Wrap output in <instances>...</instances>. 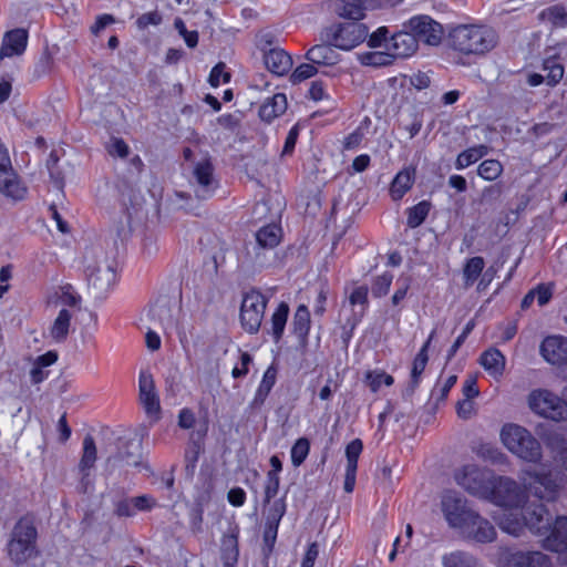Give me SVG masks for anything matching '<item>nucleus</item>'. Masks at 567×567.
Returning <instances> with one entry per match:
<instances>
[{"mask_svg": "<svg viewBox=\"0 0 567 567\" xmlns=\"http://www.w3.org/2000/svg\"><path fill=\"white\" fill-rule=\"evenodd\" d=\"M528 406L536 414L553 421L567 420V402L546 389L533 390L528 394Z\"/></svg>", "mask_w": 567, "mask_h": 567, "instance_id": "6e6552de", "label": "nucleus"}, {"mask_svg": "<svg viewBox=\"0 0 567 567\" xmlns=\"http://www.w3.org/2000/svg\"><path fill=\"white\" fill-rule=\"evenodd\" d=\"M308 61L318 65H334L339 62V54L334 51V45L328 42L311 47L305 56Z\"/></svg>", "mask_w": 567, "mask_h": 567, "instance_id": "bb28decb", "label": "nucleus"}, {"mask_svg": "<svg viewBox=\"0 0 567 567\" xmlns=\"http://www.w3.org/2000/svg\"><path fill=\"white\" fill-rule=\"evenodd\" d=\"M474 326H475V323H474L473 320H471V321H468L466 323V326L464 327L462 333L456 338V340L454 341V343L450 348V350L447 352V361L451 360L456 354V352L460 349V347L464 343V341L467 338V336L474 329Z\"/></svg>", "mask_w": 567, "mask_h": 567, "instance_id": "680f3d73", "label": "nucleus"}, {"mask_svg": "<svg viewBox=\"0 0 567 567\" xmlns=\"http://www.w3.org/2000/svg\"><path fill=\"white\" fill-rule=\"evenodd\" d=\"M97 451L95 441L92 435L87 434L83 440V454L79 464L80 470L84 473L94 466Z\"/></svg>", "mask_w": 567, "mask_h": 567, "instance_id": "c03bdc74", "label": "nucleus"}, {"mask_svg": "<svg viewBox=\"0 0 567 567\" xmlns=\"http://www.w3.org/2000/svg\"><path fill=\"white\" fill-rule=\"evenodd\" d=\"M25 360L31 364L29 372L31 383L39 384L48 378L49 371L45 369L56 362L58 354L54 351H48L35 359L27 357Z\"/></svg>", "mask_w": 567, "mask_h": 567, "instance_id": "a878e982", "label": "nucleus"}, {"mask_svg": "<svg viewBox=\"0 0 567 567\" xmlns=\"http://www.w3.org/2000/svg\"><path fill=\"white\" fill-rule=\"evenodd\" d=\"M431 203L429 200H422L413 207L406 210V225L410 228L419 227L427 217L431 210Z\"/></svg>", "mask_w": 567, "mask_h": 567, "instance_id": "37998d69", "label": "nucleus"}, {"mask_svg": "<svg viewBox=\"0 0 567 567\" xmlns=\"http://www.w3.org/2000/svg\"><path fill=\"white\" fill-rule=\"evenodd\" d=\"M542 502L543 501L529 502L526 499L522 505L526 528L538 536H543L549 532L553 518L551 514Z\"/></svg>", "mask_w": 567, "mask_h": 567, "instance_id": "2eb2a0df", "label": "nucleus"}, {"mask_svg": "<svg viewBox=\"0 0 567 567\" xmlns=\"http://www.w3.org/2000/svg\"><path fill=\"white\" fill-rule=\"evenodd\" d=\"M544 536L543 547L545 549L561 553L567 549V516H557L551 519L550 528Z\"/></svg>", "mask_w": 567, "mask_h": 567, "instance_id": "aec40b11", "label": "nucleus"}, {"mask_svg": "<svg viewBox=\"0 0 567 567\" xmlns=\"http://www.w3.org/2000/svg\"><path fill=\"white\" fill-rule=\"evenodd\" d=\"M310 450L308 439L300 437L296 441L291 449V462L293 466H300L307 458Z\"/></svg>", "mask_w": 567, "mask_h": 567, "instance_id": "3c124183", "label": "nucleus"}, {"mask_svg": "<svg viewBox=\"0 0 567 567\" xmlns=\"http://www.w3.org/2000/svg\"><path fill=\"white\" fill-rule=\"evenodd\" d=\"M162 22V16L158 11H151L142 14L136 20V25L138 29L144 30L150 25H158Z\"/></svg>", "mask_w": 567, "mask_h": 567, "instance_id": "e2e57ef3", "label": "nucleus"}, {"mask_svg": "<svg viewBox=\"0 0 567 567\" xmlns=\"http://www.w3.org/2000/svg\"><path fill=\"white\" fill-rule=\"evenodd\" d=\"M238 534L239 529L237 526L230 529L228 534H225L221 538V560L225 567H234L238 561L239 548H238Z\"/></svg>", "mask_w": 567, "mask_h": 567, "instance_id": "cd10ccee", "label": "nucleus"}, {"mask_svg": "<svg viewBox=\"0 0 567 567\" xmlns=\"http://www.w3.org/2000/svg\"><path fill=\"white\" fill-rule=\"evenodd\" d=\"M279 476L267 475L265 485V505L269 504L270 501L277 495L279 489Z\"/></svg>", "mask_w": 567, "mask_h": 567, "instance_id": "338daca9", "label": "nucleus"}, {"mask_svg": "<svg viewBox=\"0 0 567 567\" xmlns=\"http://www.w3.org/2000/svg\"><path fill=\"white\" fill-rule=\"evenodd\" d=\"M388 34H389V30L386 27H380L377 29V31H374L373 33H371L370 35L368 34V45L370 48H380L382 47L386 41H388Z\"/></svg>", "mask_w": 567, "mask_h": 567, "instance_id": "69168bd1", "label": "nucleus"}, {"mask_svg": "<svg viewBox=\"0 0 567 567\" xmlns=\"http://www.w3.org/2000/svg\"><path fill=\"white\" fill-rule=\"evenodd\" d=\"M0 194L12 202L23 200L28 188L12 168L7 148L0 142Z\"/></svg>", "mask_w": 567, "mask_h": 567, "instance_id": "9d476101", "label": "nucleus"}, {"mask_svg": "<svg viewBox=\"0 0 567 567\" xmlns=\"http://www.w3.org/2000/svg\"><path fill=\"white\" fill-rule=\"evenodd\" d=\"M546 445L554 454L555 460L567 471V434L565 432L548 433Z\"/></svg>", "mask_w": 567, "mask_h": 567, "instance_id": "c756f323", "label": "nucleus"}, {"mask_svg": "<svg viewBox=\"0 0 567 567\" xmlns=\"http://www.w3.org/2000/svg\"><path fill=\"white\" fill-rule=\"evenodd\" d=\"M434 334H435V330H433L431 332L427 340L425 341V343L420 349L419 353L416 354V357L413 360L412 370H411V383H410V386L406 389V392H409L410 394H412L414 392V390L416 389V386L419 385L420 377L423 373V371L427 364V361H429L427 351H429L430 344L434 338Z\"/></svg>", "mask_w": 567, "mask_h": 567, "instance_id": "c85d7f7f", "label": "nucleus"}, {"mask_svg": "<svg viewBox=\"0 0 567 567\" xmlns=\"http://www.w3.org/2000/svg\"><path fill=\"white\" fill-rule=\"evenodd\" d=\"M485 266L483 257L470 258L463 268L464 286L471 287L480 277Z\"/></svg>", "mask_w": 567, "mask_h": 567, "instance_id": "a18cd8bd", "label": "nucleus"}, {"mask_svg": "<svg viewBox=\"0 0 567 567\" xmlns=\"http://www.w3.org/2000/svg\"><path fill=\"white\" fill-rule=\"evenodd\" d=\"M441 507L450 527L460 530L475 512L467 505V501L462 495L453 491L443 494Z\"/></svg>", "mask_w": 567, "mask_h": 567, "instance_id": "ddd939ff", "label": "nucleus"}, {"mask_svg": "<svg viewBox=\"0 0 567 567\" xmlns=\"http://www.w3.org/2000/svg\"><path fill=\"white\" fill-rule=\"evenodd\" d=\"M85 274L87 285L93 293L103 297L115 281L113 261L102 250L92 251V256L85 257Z\"/></svg>", "mask_w": 567, "mask_h": 567, "instance_id": "39448f33", "label": "nucleus"}, {"mask_svg": "<svg viewBox=\"0 0 567 567\" xmlns=\"http://www.w3.org/2000/svg\"><path fill=\"white\" fill-rule=\"evenodd\" d=\"M141 463V444L135 441H126L113 456L106 461V465L114 470L120 465L137 466Z\"/></svg>", "mask_w": 567, "mask_h": 567, "instance_id": "4be33fe9", "label": "nucleus"}, {"mask_svg": "<svg viewBox=\"0 0 567 567\" xmlns=\"http://www.w3.org/2000/svg\"><path fill=\"white\" fill-rule=\"evenodd\" d=\"M138 396L146 414L158 419L161 412L159 398L155 391L153 375L148 371H141L140 373Z\"/></svg>", "mask_w": 567, "mask_h": 567, "instance_id": "f3484780", "label": "nucleus"}, {"mask_svg": "<svg viewBox=\"0 0 567 567\" xmlns=\"http://www.w3.org/2000/svg\"><path fill=\"white\" fill-rule=\"evenodd\" d=\"M403 28L415 34L417 43L422 41L427 45H439L444 33L442 24L425 14L412 17Z\"/></svg>", "mask_w": 567, "mask_h": 567, "instance_id": "4468645a", "label": "nucleus"}, {"mask_svg": "<svg viewBox=\"0 0 567 567\" xmlns=\"http://www.w3.org/2000/svg\"><path fill=\"white\" fill-rule=\"evenodd\" d=\"M454 50L464 54H484L494 49L498 42L496 31L486 25L463 24L450 34Z\"/></svg>", "mask_w": 567, "mask_h": 567, "instance_id": "f03ea898", "label": "nucleus"}, {"mask_svg": "<svg viewBox=\"0 0 567 567\" xmlns=\"http://www.w3.org/2000/svg\"><path fill=\"white\" fill-rule=\"evenodd\" d=\"M278 527L266 526L264 530V551L265 556L268 557L275 547L277 539Z\"/></svg>", "mask_w": 567, "mask_h": 567, "instance_id": "0e129e2a", "label": "nucleus"}, {"mask_svg": "<svg viewBox=\"0 0 567 567\" xmlns=\"http://www.w3.org/2000/svg\"><path fill=\"white\" fill-rule=\"evenodd\" d=\"M443 567H476V559L473 555L455 550L442 556Z\"/></svg>", "mask_w": 567, "mask_h": 567, "instance_id": "79ce46f5", "label": "nucleus"}, {"mask_svg": "<svg viewBox=\"0 0 567 567\" xmlns=\"http://www.w3.org/2000/svg\"><path fill=\"white\" fill-rule=\"evenodd\" d=\"M498 567H551V559L539 550H513L501 548L497 553Z\"/></svg>", "mask_w": 567, "mask_h": 567, "instance_id": "f8f14e48", "label": "nucleus"}, {"mask_svg": "<svg viewBox=\"0 0 567 567\" xmlns=\"http://www.w3.org/2000/svg\"><path fill=\"white\" fill-rule=\"evenodd\" d=\"M365 382L372 392H377L381 384H385L388 386L392 385L393 378L383 371H369L365 374Z\"/></svg>", "mask_w": 567, "mask_h": 567, "instance_id": "603ef678", "label": "nucleus"}, {"mask_svg": "<svg viewBox=\"0 0 567 567\" xmlns=\"http://www.w3.org/2000/svg\"><path fill=\"white\" fill-rule=\"evenodd\" d=\"M362 442L360 439H354L346 447L347 467L357 468L358 458L362 452Z\"/></svg>", "mask_w": 567, "mask_h": 567, "instance_id": "4d7b16f0", "label": "nucleus"}, {"mask_svg": "<svg viewBox=\"0 0 567 567\" xmlns=\"http://www.w3.org/2000/svg\"><path fill=\"white\" fill-rule=\"evenodd\" d=\"M287 109V99L285 94L277 93L264 102L259 109V116L266 122L281 115Z\"/></svg>", "mask_w": 567, "mask_h": 567, "instance_id": "473e14b6", "label": "nucleus"}, {"mask_svg": "<svg viewBox=\"0 0 567 567\" xmlns=\"http://www.w3.org/2000/svg\"><path fill=\"white\" fill-rule=\"evenodd\" d=\"M392 280L393 275L390 272H384L381 276H378L372 284V295L377 298L385 296L390 289Z\"/></svg>", "mask_w": 567, "mask_h": 567, "instance_id": "5fc2aeb1", "label": "nucleus"}, {"mask_svg": "<svg viewBox=\"0 0 567 567\" xmlns=\"http://www.w3.org/2000/svg\"><path fill=\"white\" fill-rule=\"evenodd\" d=\"M461 533L477 543H492L496 539L494 526L477 512H474L468 520L461 528Z\"/></svg>", "mask_w": 567, "mask_h": 567, "instance_id": "a211bd4d", "label": "nucleus"}, {"mask_svg": "<svg viewBox=\"0 0 567 567\" xmlns=\"http://www.w3.org/2000/svg\"><path fill=\"white\" fill-rule=\"evenodd\" d=\"M368 27L359 22H339L326 27L320 32V39L334 48L350 51L365 41Z\"/></svg>", "mask_w": 567, "mask_h": 567, "instance_id": "423d86ee", "label": "nucleus"}, {"mask_svg": "<svg viewBox=\"0 0 567 567\" xmlns=\"http://www.w3.org/2000/svg\"><path fill=\"white\" fill-rule=\"evenodd\" d=\"M281 229L276 225L261 227L255 235V239L265 249H274L280 241Z\"/></svg>", "mask_w": 567, "mask_h": 567, "instance_id": "ea45409f", "label": "nucleus"}, {"mask_svg": "<svg viewBox=\"0 0 567 567\" xmlns=\"http://www.w3.org/2000/svg\"><path fill=\"white\" fill-rule=\"evenodd\" d=\"M264 62L266 68L276 75H284L289 72L292 66L291 56L279 48H272L264 53Z\"/></svg>", "mask_w": 567, "mask_h": 567, "instance_id": "393cba45", "label": "nucleus"}, {"mask_svg": "<svg viewBox=\"0 0 567 567\" xmlns=\"http://www.w3.org/2000/svg\"><path fill=\"white\" fill-rule=\"evenodd\" d=\"M267 306L266 297L258 290L251 289L246 292L240 307V322L249 333H256L262 322Z\"/></svg>", "mask_w": 567, "mask_h": 567, "instance_id": "9b49d317", "label": "nucleus"}, {"mask_svg": "<svg viewBox=\"0 0 567 567\" xmlns=\"http://www.w3.org/2000/svg\"><path fill=\"white\" fill-rule=\"evenodd\" d=\"M264 250L266 249L256 239L247 243L245 246V260L252 265L261 262Z\"/></svg>", "mask_w": 567, "mask_h": 567, "instance_id": "13d9d810", "label": "nucleus"}, {"mask_svg": "<svg viewBox=\"0 0 567 567\" xmlns=\"http://www.w3.org/2000/svg\"><path fill=\"white\" fill-rule=\"evenodd\" d=\"M414 182V169H403L394 177L390 193L394 200L401 199L404 194L412 187Z\"/></svg>", "mask_w": 567, "mask_h": 567, "instance_id": "f704fd0d", "label": "nucleus"}, {"mask_svg": "<svg viewBox=\"0 0 567 567\" xmlns=\"http://www.w3.org/2000/svg\"><path fill=\"white\" fill-rule=\"evenodd\" d=\"M28 32L24 29H13L8 31L2 40L0 49V60L21 55L27 48Z\"/></svg>", "mask_w": 567, "mask_h": 567, "instance_id": "5701e85b", "label": "nucleus"}, {"mask_svg": "<svg viewBox=\"0 0 567 567\" xmlns=\"http://www.w3.org/2000/svg\"><path fill=\"white\" fill-rule=\"evenodd\" d=\"M497 524L499 528L515 537L524 534L526 528L523 511L520 514L513 511H506L498 517Z\"/></svg>", "mask_w": 567, "mask_h": 567, "instance_id": "7c9ffc66", "label": "nucleus"}, {"mask_svg": "<svg viewBox=\"0 0 567 567\" xmlns=\"http://www.w3.org/2000/svg\"><path fill=\"white\" fill-rule=\"evenodd\" d=\"M289 315V306L281 302L271 316V334L276 343L282 338Z\"/></svg>", "mask_w": 567, "mask_h": 567, "instance_id": "58836bf2", "label": "nucleus"}, {"mask_svg": "<svg viewBox=\"0 0 567 567\" xmlns=\"http://www.w3.org/2000/svg\"><path fill=\"white\" fill-rule=\"evenodd\" d=\"M544 360L554 365L567 363V338L561 336H549L545 338L539 347Z\"/></svg>", "mask_w": 567, "mask_h": 567, "instance_id": "6ab92c4d", "label": "nucleus"}, {"mask_svg": "<svg viewBox=\"0 0 567 567\" xmlns=\"http://www.w3.org/2000/svg\"><path fill=\"white\" fill-rule=\"evenodd\" d=\"M38 530L33 518L21 517L12 527L6 545V554L12 565H25L39 554Z\"/></svg>", "mask_w": 567, "mask_h": 567, "instance_id": "f257e3e1", "label": "nucleus"}, {"mask_svg": "<svg viewBox=\"0 0 567 567\" xmlns=\"http://www.w3.org/2000/svg\"><path fill=\"white\" fill-rule=\"evenodd\" d=\"M505 357L496 349L491 348L481 355L480 363L492 375L499 377L505 370Z\"/></svg>", "mask_w": 567, "mask_h": 567, "instance_id": "2f4dec72", "label": "nucleus"}, {"mask_svg": "<svg viewBox=\"0 0 567 567\" xmlns=\"http://www.w3.org/2000/svg\"><path fill=\"white\" fill-rule=\"evenodd\" d=\"M501 439L504 445L519 458L529 463L542 461V445L525 427L517 424H506L501 431Z\"/></svg>", "mask_w": 567, "mask_h": 567, "instance_id": "7ed1b4c3", "label": "nucleus"}, {"mask_svg": "<svg viewBox=\"0 0 567 567\" xmlns=\"http://www.w3.org/2000/svg\"><path fill=\"white\" fill-rule=\"evenodd\" d=\"M107 151L112 156L124 158L128 154V146L123 140L113 138L107 145Z\"/></svg>", "mask_w": 567, "mask_h": 567, "instance_id": "774afa93", "label": "nucleus"}, {"mask_svg": "<svg viewBox=\"0 0 567 567\" xmlns=\"http://www.w3.org/2000/svg\"><path fill=\"white\" fill-rule=\"evenodd\" d=\"M310 330V312L305 305H300L292 320V332L297 336L301 344H306Z\"/></svg>", "mask_w": 567, "mask_h": 567, "instance_id": "72a5a7b5", "label": "nucleus"}, {"mask_svg": "<svg viewBox=\"0 0 567 567\" xmlns=\"http://www.w3.org/2000/svg\"><path fill=\"white\" fill-rule=\"evenodd\" d=\"M330 9L340 18L359 21L365 16L362 0H329Z\"/></svg>", "mask_w": 567, "mask_h": 567, "instance_id": "b1692460", "label": "nucleus"}, {"mask_svg": "<svg viewBox=\"0 0 567 567\" xmlns=\"http://www.w3.org/2000/svg\"><path fill=\"white\" fill-rule=\"evenodd\" d=\"M359 60L363 65L369 66H386L394 62V56L389 52H364L359 55Z\"/></svg>", "mask_w": 567, "mask_h": 567, "instance_id": "49530a36", "label": "nucleus"}, {"mask_svg": "<svg viewBox=\"0 0 567 567\" xmlns=\"http://www.w3.org/2000/svg\"><path fill=\"white\" fill-rule=\"evenodd\" d=\"M487 499L502 507L518 508L528 499V494L522 483L511 477L499 476L494 477Z\"/></svg>", "mask_w": 567, "mask_h": 567, "instance_id": "1a4fd4ad", "label": "nucleus"}, {"mask_svg": "<svg viewBox=\"0 0 567 567\" xmlns=\"http://www.w3.org/2000/svg\"><path fill=\"white\" fill-rule=\"evenodd\" d=\"M133 506L136 512H150L156 506V499L150 495L132 497Z\"/></svg>", "mask_w": 567, "mask_h": 567, "instance_id": "052dcab7", "label": "nucleus"}, {"mask_svg": "<svg viewBox=\"0 0 567 567\" xmlns=\"http://www.w3.org/2000/svg\"><path fill=\"white\" fill-rule=\"evenodd\" d=\"M174 27L178 31L179 35L184 38L185 43L188 48H195L198 43V32L188 31L184 21L181 18L175 19Z\"/></svg>", "mask_w": 567, "mask_h": 567, "instance_id": "bf43d9fd", "label": "nucleus"}, {"mask_svg": "<svg viewBox=\"0 0 567 567\" xmlns=\"http://www.w3.org/2000/svg\"><path fill=\"white\" fill-rule=\"evenodd\" d=\"M395 58H408L413 55L417 49L419 43L415 34L409 29H403L394 33L390 39V44L386 47Z\"/></svg>", "mask_w": 567, "mask_h": 567, "instance_id": "412c9836", "label": "nucleus"}, {"mask_svg": "<svg viewBox=\"0 0 567 567\" xmlns=\"http://www.w3.org/2000/svg\"><path fill=\"white\" fill-rule=\"evenodd\" d=\"M502 172L503 165L497 159H486L477 168V174L486 181H495Z\"/></svg>", "mask_w": 567, "mask_h": 567, "instance_id": "09e8293b", "label": "nucleus"}, {"mask_svg": "<svg viewBox=\"0 0 567 567\" xmlns=\"http://www.w3.org/2000/svg\"><path fill=\"white\" fill-rule=\"evenodd\" d=\"M543 69L548 71L546 83L549 86L557 85L564 76L565 69L563 64L558 63L554 58L546 59L543 63Z\"/></svg>", "mask_w": 567, "mask_h": 567, "instance_id": "de8ad7c7", "label": "nucleus"}, {"mask_svg": "<svg viewBox=\"0 0 567 567\" xmlns=\"http://www.w3.org/2000/svg\"><path fill=\"white\" fill-rule=\"evenodd\" d=\"M519 481L527 491L528 497L534 496L538 501L545 502H555L564 486L563 476L551 470H524L519 475Z\"/></svg>", "mask_w": 567, "mask_h": 567, "instance_id": "20e7f679", "label": "nucleus"}, {"mask_svg": "<svg viewBox=\"0 0 567 567\" xmlns=\"http://www.w3.org/2000/svg\"><path fill=\"white\" fill-rule=\"evenodd\" d=\"M489 148L486 145H477L463 151L456 158L455 166L463 169L487 155Z\"/></svg>", "mask_w": 567, "mask_h": 567, "instance_id": "a19ab883", "label": "nucleus"}, {"mask_svg": "<svg viewBox=\"0 0 567 567\" xmlns=\"http://www.w3.org/2000/svg\"><path fill=\"white\" fill-rule=\"evenodd\" d=\"M349 302L351 306H362V310L359 317H355L352 321H349L350 330L344 334V340L350 339L352 331L354 330V328L357 327L358 322L360 321L361 317L364 313V309L368 305V287L360 286L354 288L349 297Z\"/></svg>", "mask_w": 567, "mask_h": 567, "instance_id": "e433bc0d", "label": "nucleus"}, {"mask_svg": "<svg viewBox=\"0 0 567 567\" xmlns=\"http://www.w3.org/2000/svg\"><path fill=\"white\" fill-rule=\"evenodd\" d=\"M193 185L197 198L207 199L213 196L218 183L214 175V166L208 158L197 162L193 169Z\"/></svg>", "mask_w": 567, "mask_h": 567, "instance_id": "dca6fc26", "label": "nucleus"}, {"mask_svg": "<svg viewBox=\"0 0 567 567\" xmlns=\"http://www.w3.org/2000/svg\"><path fill=\"white\" fill-rule=\"evenodd\" d=\"M317 73L318 70L313 63H302L292 72L290 75V81L292 84H298L307 79L315 76Z\"/></svg>", "mask_w": 567, "mask_h": 567, "instance_id": "6e6d98bb", "label": "nucleus"}, {"mask_svg": "<svg viewBox=\"0 0 567 567\" xmlns=\"http://www.w3.org/2000/svg\"><path fill=\"white\" fill-rule=\"evenodd\" d=\"M538 19L553 28H563L567 25V10L563 6H551L540 11Z\"/></svg>", "mask_w": 567, "mask_h": 567, "instance_id": "4c0bfd02", "label": "nucleus"}, {"mask_svg": "<svg viewBox=\"0 0 567 567\" xmlns=\"http://www.w3.org/2000/svg\"><path fill=\"white\" fill-rule=\"evenodd\" d=\"M286 513V503L284 498L276 499L269 507L267 517H266V526L278 527L282 516Z\"/></svg>", "mask_w": 567, "mask_h": 567, "instance_id": "8fccbe9b", "label": "nucleus"}, {"mask_svg": "<svg viewBox=\"0 0 567 567\" xmlns=\"http://www.w3.org/2000/svg\"><path fill=\"white\" fill-rule=\"evenodd\" d=\"M454 480L468 494L487 499L494 481L493 473L475 464H467L456 470Z\"/></svg>", "mask_w": 567, "mask_h": 567, "instance_id": "0eeeda50", "label": "nucleus"}, {"mask_svg": "<svg viewBox=\"0 0 567 567\" xmlns=\"http://www.w3.org/2000/svg\"><path fill=\"white\" fill-rule=\"evenodd\" d=\"M72 319V313L68 309H61L58 317L55 318L50 334L56 342H62L69 334V328Z\"/></svg>", "mask_w": 567, "mask_h": 567, "instance_id": "c9c22d12", "label": "nucleus"}, {"mask_svg": "<svg viewBox=\"0 0 567 567\" xmlns=\"http://www.w3.org/2000/svg\"><path fill=\"white\" fill-rule=\"evenodd\" d=\"M152 320H158L162 328H168L173 326V317L171 309L166 305H158L150 310Z\"/></svg>", "mask_w": 567, "mask_h": 567, "instance_id": "864d4df0", "label": "nucleus"}]
</instances>
